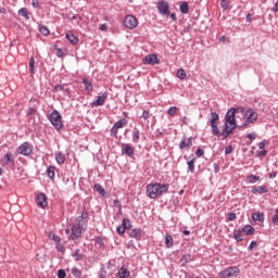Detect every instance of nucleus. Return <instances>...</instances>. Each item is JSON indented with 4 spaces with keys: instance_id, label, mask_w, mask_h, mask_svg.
Masks as SVG:
<instances>
[{
    "instance_id": "48",
    "label": "nucleus",
    "mask_w": 278,
    "mask_h": 278,
    "mask_svg": "<svg viewBox=\"0 0 278 278\" xmlns=\"http://www.w3.org/2000/svg\"><path fill=\"white\" fill-rule=\"evenodd\" d=\"M126 229L123 227V226H118L116 228V232L119 235V236H123V233H125Z\"/></svg>"
},
{
    "instance_id": "32",
    "label": "nucleus",
    "mask_w": 278,
    "mask_h": 278,
    "mask_svg": "<svg viewBox=\"0 0 278 278\" xmlns=\"http://www.w3.org/2000/svg\"><path fill=\"white\" fill-rule=\"evenodd\" d=\"M233 238L237 242H242L244 239L242 238V230H235Z\"/></svg>"
},
{
    "instance_id": "51",
    "label": "nucleus",
    "mask_w": 278,
    "mask_h": 278,
    "mask_svg": "<svg viewBox=\"0 0 278 278\" xmlns=\"http://www.w3.org/2000/svg\"><path fill=\"white\" fill-rule=\"evenodd\" d=\"M74 21H76L77 25H79V22L81 21V16H79V15H74V16L72 17V23H73Z\"/></svg>"
},
{
    "instance_id": "24",
    "label": "nucleus",
    "mask_w": 278,
    "mask_h": 278,
    "mask_svg": "<svg viewBox=\"0 0 278 278\" xmlns=\"http://www.w3.org/2000/svg\"><path fill=\"white\" fill-rule=\"evenodd\" d=\"M83 84H84L85 90L87 92H92V90H93L92 83L90 80H88V78L83 79Z\"/></svg>"
},
{
    "instance_id": "7",
    "label": "nucleus",
    "mask_w": 278,
    "mask_h": 278,
    "mask_svg": "<svg viewBox=\"0 0 278 278\" xmlns=\"http://www.w3.org/2000/svg\"><path fill=\"white\" fill-rule=\"evenodd\" d=\"M157 10L159 13L163 16H168V14H170V5L168 4V2H166V0H159Z\"/></svg>"
},
{
    "instance_id": "39",
    "label": "nucleus",
    "mask_w": 278,
    "mask_h": 278,
    "mask_svg": "<svg viewBox=\"0 0 278 278\" xmlns=\"http://www.w3.org/2000/svg\"><path fill=\"white\" fill-rule=\"evenodd\" d=\"M186 77V70L180 68L177 71V78L178 79H184Z\"/></svg>"
},
{
    "instance_id": "19",
    "label": "nucleus",
    "mask_w": 278,
    "mask_h": 278,
    "mask_svg": "<svg viewBox=\"0 0 278 278\" xmlns=\"http://www.w3.org/2000/svg\"><path fill=\"white\" fill-rule=\"evenodd\" d=\"M2 162H3V164H13V162H14V155H12L11 152H8V153L3 156Z\"/></svg>"
},
{
    "instance_id": "9",
    "label": "nucleus",
    "mask_w": 278,
    "mask_h": 278,
    "mask_svg": "<svg viewBox=\"0 0 278 278\" xmlns=\"http://www.w3.org/2000/svg\"><path fill=\"white\" fill-rule=\"evenodd\" d=\"M84 229H85V227L79 226V224H77V226H73L72 227L71 239L72 240H77V238H79V236H81V231H84Z\"/></svg>"
},
{
    "instance_id": "45",
    "label": "nucleus",
    "mask_w": 278,
    "mask_h": 278,
    "mask_svg": "<svg viewBox=\"0 0 278 278\" xmlns=\"http://www.w3.org/2000/svg\"><path fill=\"white\" fill-rule=\"evenodd\" d=\"M111 136H112V138H116V136H118V128H116V126H114V125L111 128Z\"/></svg>"
},
{
    "instance_id": "56",
    "label": "nucleus",
    "mask_w": 278,
    "mask_h": 278,
    "mask_svg": "<svg viewBox=\"0 0 278 278\" xmlns=\"http://www.w3.org/2000/svg\"><path fill=\"white\" fill-rule=\"evenodd\" d=\"M142 118H143L144 121L149 119V111H143V112H142Z\"/></svg>"
},
{
    "instance_id": "30",
    "label": "nucleus",
    "mask_w": 278,
    "mask_h": 278,
    "mask_svg": "<svg viewBox=\"0 0 278 278\" xmlns=\"http://www.w3.org/2000/svg\"><path fill=\"white\" fill-rule=\"evenodd\" d=\"M212 127V134L214 136L220 137L223 136V132H220V130L218 129V125L217 124H211Z\"/></svg>"
},
{
    "instance_id": "15",
    "label": "nucleus",
    "mask_w": 278,
    "mask_h": 278,
    "mask_svg": "<svg viewBox=\"0 0 278 278\" xmlns=\"http://www.w3.org/2000/svg\"><path fill=\"white\" fill-rule=\"evenodd\" d=\"M86 218H88V212L83 211L81 215L77 217V222L80 227H86Z\"/></svg>"
},
{
    "instance_id": "23",
    "label": "nucleus",
    "mask_w": 278,
    "mask_h": 278,
    "mask_svg": "<svg viewBox=\"0 0 278 278\" xmlns=\"http://www.w3.org/2000/svg\"><path fill=\"white\" fill-rule=\"evenodd\" d=\"M129 270L127 268H125V266H123L119 270H118V278H129Z\"/></svg>"
},
{
    "instance_id": "17",
    "label": "nucleus",
    "mask_w": 278,
    "mask_h": 278,
    "mask_svg": "<svg viewBox=\"0 0 278 278\" xmlns=\"http://www.w3.org/2000/svg\"><path fill=\"white\" fill-rule=\"evenodd\" d=\"M130 238H136V240H140L142 238V229L135 228L129 233Z\"/></svg>"
},
{
    "instance_id": "43",
    "label": "nucleus",
    "mask_w": 278,
    "mask_h": 278,
    "mask_svg": "<svg viewBox=\"0 0 278 278\" xmlns=\"http://www.w3.org/2000/svg\"><path fill=\"white\" fill-rule=\"evenodd\" d=\"M188 165V169L190 170V173H194V159L187 162Z\"/></svg>"
},
{
    "instance_id": "57",
    "label": "nucleus",
    "mask_w": 278,
    "mask_h": 278,
    "mask_svg": "<svg viewBox=\"0 0 278 278\" xmlns=\"http://www.w3.org/2000/svg\"><path fill=\"white\" fill-rule=\"evenodd\" d=\"M58 251L64 252V245L61 243H56Z\"/></svg>"
},
{
    "instance_id": "59",
    "label": "nucleus",
    "mask_w": 278,
    "mask_h": 278,
    "mask_svg": "<svg viewBox=\"0 0 278 278\" xmlns=\"http://www.w3.org/2000/svg\"><path fill=\"white\" fill-rule=\"evenodd\" d=\"M228 219H229V220H236V213H230V214L228 215Z\"/></svg>"
},
{
    "instance_id": "4",
    "label": "nucleus",
    "mask_w": 278,
    "mask_h": 278,
    "mask_svg": "<svg viewBox=\"0 0 278 278\" xmlns=\"http://www.w3.org/2000/svg\"><path fill=\"white\" fill-rule=\"evenodd\" d=\"M48 118L51 125H53V127L58 129V131H60V129L64 127V124H62V115L60 114V112L55 110L52 111Z\"/></svg>"
},
{
    "instance_id": "61",
    "label": "nucleus",
    "mask_w": 278,
    "mask_h": 278,
    "mask_svg": "<svg viewBox=\"0 0 278 278\" xmlns=\"http://www.w3.org/2000/svg\"><path fill=\"white\" fill-rule=\"evenodd\" d=\"M106 275H108V273L105 271V269H101L100 278H105Z\"/></svg>"
},
{
    "instance_id": "49",
    "label": "nucleus",
    "mask_w": 278,
    "mask_h": 278,
    "mask_svg": "<svg viewBox=\"0 0 278 278\" xmlns=\"http://www.w3.org/2000/svg\"><path fill=\"white\" fill-rule=\"evenodd\" d=\"M220 7L223 8V10H227L229 8V1H223L220 2Z\"/></svg>"
},
{
    "instance_id": "22",
    "label": "nucleus",
    "mask_w": 278,
    "mask_h": 278,
    "mask_svg": "<svg viewBox=\"0 0 278 278\" xmlns=\"http://www.w3.org/2000/svg\"><path fill=\"white\" fill-rule=\"evenodd\" d=\"M28 66H29V73H30V75H35V74H36V68H35V66H36V60L34 59V56H31V58L29 59Z\"/></svg>"
},
{
    "instance_id": "26",
    "label": "nucleus",
    "mask_w": 278,
    "mask_h": 278,
    "mask_svg": "<svg viewBox=\"0 0 278 278\" xmlns=\"http://www.w3.org/2000/svg\"><path fill=\"white\" fill-rule=\"evenodd\" d=\"M188 262H192V255L190 254L182 255V257L180 258V264H182V266H186Z\"/></svg>"
},
{
    "instance_id": "41",
    "label": "nucleus",
    "mask_w": 278,
    "mask_h": 278,
    "mask_svg": "<svg viewBox=\"0 0 278 278\" xmlns=\"http://www.w3.org/2000/svg\"><path fill=\"white\" fill-rule=\"evenodd\" d=\"M72 275L74 277L79 278V277H81V270H79V268H77V267H74V268H72Z\"/></svg>"
},
{
    "instance_id": "20",
    "label": "nucleus",
    "mask_w": 278,
    "mask_h": 278,
    "mask_svg": "<svg viewBox=\"0 0 278 278\" xmlns=\"http://www.w3.org/2000/svg\"><path fill=\"white\" fill-rule=\"evenodd\" d=\"M55 162L59 164V165H62L64 164V162H66V156H64V154L62 152H58L55 154Z\"/></svg>"
},
{
    "instance_id": "8",
    "label": "nucleus",
    "mask_w": 278,
    "mask_h": 278,
    "mask_svg": "<svg viewBox=\"0 0 278 278\" xmlns=\"http://www.w3.org/2000/svg\"><path fill=\"white\" fill-rule=\"evenodd\" d=\"M124 25L127 29H136V27H138V20L134 15H126L124 18Z\"/></svg>"
},
{
    "instance_id": "60",
    "label": "nucleus",
    "mask_w": 278,
    "mask_h": 278,
    "mask_svg": "<svg viewBox=\"0 0 278 278\" xmlns=\"http://www.w3.org/2000/svg\"><path fill=\"white\" fill-rule=\"evenodd\" d=\"M266 148V141H261L258 143V149H265Z\"/></svg>"
},
{
    "instance_id": "42",
    "label": "nucleus",
    "mask_w": 278,
    "mask_h": 278,
    "mask_svg": "<svg viewBox=\"0 0 278 278\" xmlns=\"http://www.w3.org/2000/svg\"><path fill=\"white\" fill-rule=\"evenodd\" d=\"M122 227L125 228L126 230L129 229V227H131V223L129 222V219H123Z\"/></svg>"
},
{
    "instance_id": "34",
    "label": "nucleus",
    "mask_w": 278,
    "mask_h": 278,
    "mask_svg": "<svg viewBox=\"0 0 278 278\" xmlns=\"http://www.w3.org/2000/svg\"><path fill=\"white\" fill-rule=\"evenodd\" d=\"M93 188L97 192H99V194H101L102 197H105V189L103 188V186L96 184L93 185Z\"/></svg>"
},
{
    "instance_id": "50",
    "label": "nucleus",
    "mask_w": 278,
    "mask_h": 278,
    "mask_svg": "<svg viewBox=\"0 0 278 278\" xmlns=\"http://www.w3.org/2000/svg\"><path fill=\"white\" fill-rule=\"evenodd\" d=\"M255 247H257V241H252V242L250 243V245L248 247V249H249L250 251H253V250L255 249Z\"/></svg>"
},
{
    "instance_id": "58",
    "label": "nucleus",
    "mask_w": 278,
    "mask_h": 278,
    "mask_svg": "<svg viewBox=\"0 0 278 278\" xmlns=\"http://www.w3.org/2000/svg\"><path fill=\"white\" fill-rule=\"evenodd\" d=\"M54 90H55L56 92H60V91L64 90V87H63L62 85H59V86H55V87H54Z\"/></svg>"
},
{
    "instance_id": "63",
    "label": "nucleus",
    "mask_w": 278,
    "mask_h": 278,
    "mask_svg": "<svg viewBox=\"0 0 278 278\" xmlns=\"http://www.w3.org/2000/svg\"><path fill=\"white\" fill-rule=\"evenodd\" d=\"M273 12H278V0L276 1L275 5L273 7Z\"/></svg>"
},
{
    "instance_id": "18",
    "label": "nucleus",
    "mask_w": 278,
    "mask_h": 278,
    "mask_svg": "<svg viewBox=\"0 0 278 278\" xmlns=\"http://www.w3.org/2000/svg\"><path fill=\"white\" fill-rule=\"evenodd\" d=\"M66 40H68V42H71V45H77V42H79V39L77 38V36L73 35V33H67L65 35Z\"/></svg>"
},
{
    "instance_id": "10",
    "label": "nucleus",
    "mask_w": 278,
    "mask_h": 278,
    "mask_svg": "<svg viewBox=\"0 0 278 278\" xmlns=\"http://www.w3.org/2000/svg\"><path fill=\"white\" fill-rule=\"evenodd\" d=\"M108 100V92H103L101 96H99L92 103L91 105L93 108H100L101 105H103L105 103V101Z\"/></svg>"
},
{
    "instance_id": "28",
    "label": "nucleus",
    "mask_w": 278,
    "mask_h": 278,
    "mask_svg": "<svg viewBox=\"0 0 278 278\" xmlns=\"http://www.w3.org/2000/svg\"><path fill=\"white\" fill-rule=\"evenodd\" d=\"M18 15L23 16V18H26V21H29V11H27V9L25 8L20 9Z\"/></svg>"
},
{
    "instance_id": "37",
    "label": "nucleus",
    "mask_w": 278,
    "mask_h": 278,
    "mask_svg": "<svg viewBox=\"0 0 278 278\" xmlns=\"http://www.w3.org/2000/svg\"><path fill=\"white\" fill-rule=\"evenodd\" d=\"M39 31L42 34V36H49L50 34L49 28H47L45 25H39Z\"/></svg>"
},
{
    "instance_id": "46",
    "label": "nucleus",
    "mask_w": 278,
    "mask_h": 278,
    "mask_svg": "<svg viewBox=\"0 0 278 278\" xmlns=\"http://www.w3.org/2000/svg\"><path fill=\"white\" fill-rule=\"evenodd\" d=\"M49 236H50L51 240H53L56 243H60V240H61L60 236L52 235V233H50Z\"/></svg>"
},
{
    "instance_id": "35",
    "label": "nucleus",
    "mask_w": 278,
    "mask_h": 278,
    "mask_svg": "<svg viewBox=\"0 0 278 278\" xmlns=\"http://www.w3.org/2000/svg\"><path fill=\"white\" fill-rule=\"evenodd\" d=\"M252 218L253 220H258V223H264V214L262 213H253Z\"/></svg>"
},
{
    "instance_id": "31",
    "label": "nucleus",
    "mask_w": 278,
    "mask_h": 278,
    "mask_svg": "<svg viewBox=\"0 0 278 278\" xmlns=\"http://www.w3.org/2000/svg\"><path fill=\"white\" fill-rule=\"evenodd\" d=\"M47 176L49 179H54L55 177V166H49L47 169Z\"/></svg>"
},
{
    "instance_id": "12",
    "label": "nucleus",
    "mask_w": 278,
    "mask_h": 278,
    "mask_svg": "<svg viewBox=\"0 0 278 278\" xmlns=\"http://www.w3.org/2000/svg\"><path fill=\"white\" fill-rule=\"evenodd\" d=\"M122 153L123 155H128V157H134V148L129 146V143L122 144Z\"/></svg>"
},
{
    "instance_id": "52",
    "label": "nucleus",
    "mask_w": 278,
    "mask_h": 278,
    "mask_svg": "<svg viewBox=\"0 0 278 278\" xmlns=\"http://www.w3.org/2000/svg\"><path fill=\"white\" fill-rule=\"evenodd\" d=\"M205 152L203 151V149L199 148L197 151H195V155L198 157H202V155L204 154Z\"/></svg>"
},
{
    "instance_id": "36",
    "label": "nucleus",
    "mask_w": 278,
    "mask_h": 278,
    "mask_svg": "<svg viewBox=\"0 0 278 278\" xmlns=\"http://www.w3.org/2000/svg\"><path fill=\"white\" fill-rule=\"evenodd\" d=\"M72 255H73L75 262H79V261L84 260V255H81L80 250H76Z\"/></svg>"
},
{
    "instance_id": "38",
    "label": "nucleus",
    "mask_w": 278,
    "mask_h": 278,
    "mask_svg": "<svg viewBox=\"0 0 278 278\" xmlns=\"http://www.w3.org/2000/svg\"><path fill=\"white\" fill-rule=\"evenodd\" d=\"M248 181L249 184H257V181H260V176L250 175L248 176Z\"/></svg>"
},
{
    "instance_id": "5",
    "label": "nucleus",
    "mask_w": 278,
    "mask_h": 278,
    "mask_svg": "<svg viewBox=\"0 0 278 278\" xmlns=\"http://www.w3.org/2000/svg\"><path fill=\"white\" fill-rule=\"evenodd\" d=\"M238 275H240V269L238 267H229L218 273V277L220 278L238 277Z\"/></svg>"
},
{
    "instance_id": "1",
    "label": "nucleus",
    "mask_w": 278,
    "mask_h": 278,
    "mask_svg": "<svg viewBox=\"0 0 278 278\" xmlns=\"http://www.w3.org/2000/svg\"><path fill=\"white\" fill-rule=\"evenodd\" d=\"M236 116H238V109L231 108L226 113L225 127L222 130V136H223L224 140L229 138V136H231V134H233V129H236L237 127H240V119L237 118V121H236Z\"/></svg>"
},
{
    "instance_id": "55",
    "label": "nucleus",
    "mask_w": 278,
    "mask_h": 278,
    "mask_svg": "<svg viewBox=\"0 0 278 278\" xmlns=\"http://www.w3.org/2000/svg\"><path fill=\"white\" fill-rule=\"evenodd\" d=\"M33 8H40V1L39 0H33Z\"/></svg>"
},
{
    "instance_id": "47",
    "label": "nucleus",
    "mask_w": 278,
    "mask_h": 278,
    "mask_svg": "<svg viewBox=\"0 0 278 278\" xmlns=\"http://www.w3.org/2000/svg\"><path fill=\"white\" fill-rule=\"evenodd\" d=\"M58 277L59 278H65L66 277V271L64 269H59L58 270Z\"/></svg>"
},
{
    "instance_id": "16",
    "label": "nucleus",
    "mask_w": 278,
    "mask_h": 278,
    "mask_svg": "<svg viewBox=\"0 0 278 278\" xmlns=\"http://www.w3.org/2000/svg\"><path fill=\"white\" fill-rule=\"evenodd\" d=\"M268 192V187L266 186H258L252 190L253 194H266Z\"/></svg>"
},
{
    "instance_id": "13",
    "label": "nucleus",
    "mask_w": 278,
    "mask_h": 278,
    "mask_svg": "<svg viewBox=\"0 0 278 278\" xmlns=\"http://www.w3.org/2000/svg\"><path fill=\"white\" fill-rule=\"evenodd\" d=\"M190 147H192V137L190 138L182 137L179 143V149H190Z\"/></svg>"
},
{
    "instance_id": "2",
    "label": "nucleus",
    "mask_w": 278,
    "mask_h": 278,
    "mask_svg": "<svg viewBox=\"0 0 278 278\" xmlns=\"http://www.w3.org/2000/svg\"><path fill=\"white\" fill-rule=\"evenodd\" d=\"M237 118L240 121L239 129H243L244 127H249V125H253L257 123L258 114L253 109L244 110L242 108L237 109Z\"/></svg>"
},
{
    "instance_id": "62",
    "label": "nucleus",
    "mask_w": 278,
    "mask_h": 278,
    "mask_svg": "<svg viewBox=\"0 0 278 278\" xmlns=\"http://www.w3.org/2000/svg\"><path fill=\"white\" fill-rule=\"evenodd\" d=\"M168 16L172 21H177V15H175V13H169Z\"/></svg>"
},
{
    "instance_id": "64",
    "label": "nucleus",
    "mask_w": 278,
    "mask_h": 278,
    "mask_svg": "<svg viewBox=\"0 0 278 278\" xmlns=\"http://www.w3.org/2000/svg\"><path fill=\"white\" fill-rule=\"evenodd\" d=\"M268 152L266 151V150H263V151H260L258 152V155L261 156V157H264V155H266Z\"/></svg>"
},
{
    "instance_id": "54",
    "label": "nucleus",
    "mask_w": 278,
    "mask_h": 278,
    "mask_svg": "<svg viewBox=\"0 0 278 278\" xmlns=\"http://www.w3.org/2000/svg\"><path fill=\"white\" fill-rule=\"evenodd\" d=\"M247 138H249V140H255V138H257V135L255 132H252V134H249Z\"/></svg>"
},
{
    "instance_id": "33",
    "label": "nucleus",
    "mask_w": 278,
    "mask_h": 278,
    "mask_svg": "<svg viewBox=\"0 0 278 278\" xmlns=\"http://www.w3.org/2000/svg\"><path fill=\"white\" fill-rule=\"evenodd\" d=\"M127 125V119L122 118L117 121L113 126H115L117 129H123Z\"/></svg>"
},
{
    "instance_id": "53",
    "label": "nucleus",
    "mask_w": 278,
    "mask_h": 278,
    "mask_svg": "<svg viewBox=\"0 0 278 278\" xmlns=\"http://www.w3.org/2000/svg\"><path fill=\"white\" fill-rule=\"evenodd\" d=\"M232 151H233V148H232L231 146H228V147H226V149H225V154H226V155H229V153H232Z\"/></svg>"
},
{
    "instance_id": "3",
    "label": "nucleus",
    "mask_w": 278,
    "mask_h": 278,
    "mask_svg": "<svg viewBox=\"0 0 278 278\" xmlns=\"http://www.w3.org/2000/svg\"><path fill=\"white\" fill-rule=\"evenodd\" d=\"M168 188H170L168 184H149L147 186V195L149 199H157V197H162V194L168 192Z\"/></svg>"
},
{
    "instance_id": "25",
    "label": "nucleus",
    "mask_w": 278,
    "mask_h": 278,
    "mask_svg": "<svg viewBox=\"0 0 278 278\" xmlns=\"http://www.w3.org/2000/svg\"><path fill=\"white\" fill-rule=\"evenodd\" d=\"M140 140V130L138 128H134V131H132V142L135 144H138Z\"/></svg>"
},
{
    "instance_id": "40",
    "label": "nucleus",
    "mask_w": 278,
    "mask_h": 278,
    "mask_svg": "<svg viewBox=\"0 0 278 278\" xmlns=\"http://www.w3.org/2000/svg\"><path fill=\"white\" fill-rule=\"evenodd\" d=\"M219 116L216 112L211 113V125L216 124V121H218Z\"/></svg>"
},
{
    "instance_id": "44",
    "label": "nucleus",
    "mask_w": 278,
    "mask_h": 278,
    "mask_svg": "<svg viewBox=\"0 0 278 278\" xmlns=\"http://www.w3.org/2000/svg\"><path fill=\"white\" fill-rule=\"evenodd\" d=\"M167 114L169 116H175V114H177V106L169 108L168 111H167Z\"/></svg>"
},
{
    "instance_id": "11",
    "label": "nucleus",
    "mask_w": 278,
    "mask_h": 278,
    "mask_svg": "<svg viewBox=\"0 0 278 278\" xmlns=\"http://www.w3.org/2000/svg\"><path fill=\"white\" fill-rule=\"evenodd\" d=\"M36 203L39 207L45 210V207H47V205H48L47 195L45 193H39L36 198Z\"/></svg>"
},
{
    "instance_id": "29",
    "label": "nucleus",
    "mask_w": 278,
    "mask_h": 278,
    "mask_svg": "<svg viewBox=\"0 0 278 278\" xmlns=\"http://www.w3.org/2000/svg\"><path fill=\"white\" fill-rule=\"evenodd\" d=\"M181 14H188L190 12V7L188 5V2H182L179 8Z\"/></svg>"
},
{
    "instance_id": "21",
    "label": "nucleus",
    "mask_w": 278,
    "mask_h": 278,
    "mask_svg": "<svg viewBox=\"0 0 278 278\" xmlns=\"http://www.w3.org/2000/svg\"><path fill=\"white\" fill-rule=\"evenodd\" d=\"M243 233H247V236H253L255 233V228L251 225H247L242 228Z\"/></svg>"
},
{
    "instance_id": "6",
    "label": "nucleus",
    "mask_w": 278,
    "mask_h": 278,
    "mask_svg": "<svg viewBox=\"0 0 278 278\" xmlns=\"http://www.w3.org/2000/svg\"><path fill=\"white\" fill-rule=\"evenodd\" d=\"M33 151L34 147L29 144V142H24L17 148V153H20V155L29 156L31 155Z\"/></svg>"
},
{
    "instance_id": "14",
    "label": "nucleus",
    "mask_w": 278,
    "mask_h": 278,
    "mask_svg": "<svg viewBox=\"0 0 278 278\" xmlns=\"http://www.w3.org/2000/svg\"><path fill=\"white\" fill-rule=\"evenodd\" d=\"M144 62L146 64H151L153 66V64H160V61L157 60V55L155 54H149L144 58Z\"/></svg>"
},
{
    "instance_id": "27",
    "label": "nucleus",
    "mask_w": 278,
    "mask_h": 278,
    "mask_svg": "<svg viewBox=\"0 0 278 278\" xmlns=\"http://www.w3.org/2000/svg\"><path fill=\"white\" fill-rule=\"evenodd\" d=\"M174 244V241H173V236L170 235H165V245L167 249H170Z\"/></svg>"
}]
</instances>
